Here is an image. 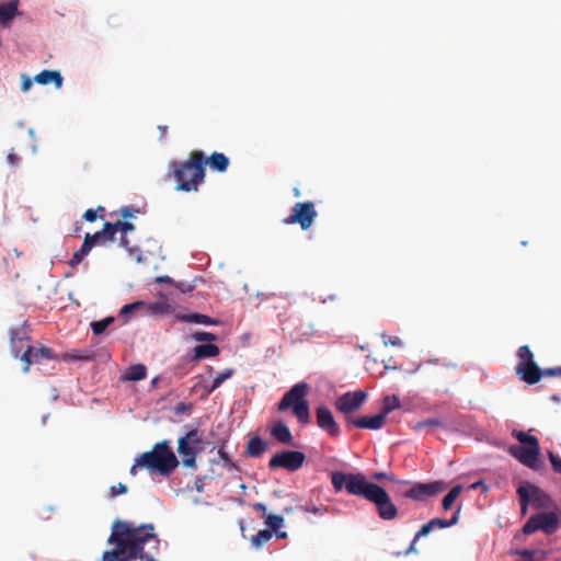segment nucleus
I'll use <instances>...</instances> for the list:
<instances>
[{"label": "nucleus", "instance_id": "nucleus-28", "mask_svg": "<svg viewBox=\"0 0 561 561\" xmlns=\"http://www.w3.org/2000/svg\"><path fill=\"white\" fill-rule=\"evenodd\" d=\"M460 508H458L450 519L433 518L428 523L432 528H447L458 523Z\"/></svg>", "mask_w": 561, "mask_h": 561}, {"label": "nucleus", "instance_id": "nucleus-22", "mask_svg": "<svg viewBox=\"0 0 561 561\" xmlns=\"http://www.w3.org/2000/svg\"><path fill=\"white\" fill-rule=\"evenodd\" d=\"M267 449V443L264 442L261 437L254 436L252 437L247 445V455L253 458L261 457Z\"/></svg>", "mask_w": 561, "mask_h": 561}, {"label": "nucleus", "instance_id": "nucleus-50", "mask_svg": "<svg viewBox=\"0 0 561 561\" xmlns=\"http://www.w3.org/2000/svg\"><path fill=\"white\" fill-rule=\"evenodd\" d=\"M83 218L89 222L95 221L98 218L96 210H94L92 208L87 209L85 213L83 214Z\"/></svg>", "mask_w": 561, "mask_h": 561}, {"label": "nucleus", "instance_id": "nucleus-24", "mask_svg": "<svg viewBox=\"0 0 561 561\" xmlns=\"http://www.w3.org/2000/svg\"><path fill=\"white\" fill-rule=\"evenodd\" d=\"M147 377V367L142 364H136L128 367L123 376V380L139 381Z\"/></svg>", "mask_w": 561, "mask_h": 561}, {"label": "nucleus", "instance_id": "nucleus-47", "mask_svg": "<svg viewBox=\"0 0 561 561\" xmlns=\"http://www.w3.org/2000/svg\"><path fill=\"white\" fill-rule=\"evenodd\" d=\"M151 309L153 312L163 313V312H169L171 309V306L167 302H156L151 307Z\"/></svg>", "mask_w": 561, "mask_h": 561}, {"label": "nucleus", "instance_id": "nucleus-51", "mask_svg": "<svg viewBox=\"0 0 561 561\" xmlns=\"http://www.w3.org/2000/svg\"><path fill=\"white\" fill-rule=\"evenodd\" d=\"M154 536H157V535L154 534ZM156 538L158 539V543H160V539H159L158 537H156ZM151 541L154 543V545H153V548H154V549H158L159 545H157V543H156V541H154V540H152V539L148 540V542H151ZM146 543H147V541H146ZM144 545H145V542L142 543V546H144ZM141 554H142V557H141V558H139L138 560H142V559H145V558H146V561H157V560H156L154 558H152V557H146V556L144 554V549L141 550ZM136 560H137V559H134L133 561H136Z\"/></svg>", "mask_w": 561, "mask_h": 561}, {"label": "nucleus", "instance_id": "nucleus-43", "mask_svg": "<svg viewBox=\"0 0 561 561\" xmlns=\"http://www.w3.org/2000/svg\"><path fill=\"white\" fill-rule=\"evenodd\" d=\"M144 306H145L144 301H136L133 304H127L121 309V314L127 316V314L131 313L133 311H135L136 309L141 308Z\"/></svg>", "mask_w": 561, "mask_h": 561}, {"label": "nucleus", "instance_id": "nucleus-36", "mask_svg": "<svg viewBox=\"0 0 561 561\" xmlns=\"http://www.w3.org/2000/svg\"><path fill=\"white\" fill-rule=\"evenodd\" d=\"M101 237H103V242H112L115 240V231L114 226H112V222L106 221L103 226V229L100 230Z\"/></svg>", "mask_w": 561, "mask_h": 561}, {"label": "nucleus", "instance_id": "nucleus-56", "mask_svg": "<svg viewBox=\"0 0 561 561\" xmlns=\"http://www.w3.org/2000/svg\"><path fill=\"white\" fill-rule=\"evenodd\" d=\"M70 358L73 360H89L91 356L88 354H71Z\"/></svg>", "mask_w": 561, "mask_h": 561}, {"label": "nucleus", "instance_id": "nucleus-61", "mask_svg": "<svg viewBox=\"0 0 561 561\" xmlns=\"http://www.w3.org/2000/svg\"><path fill=\"white\" fill-rule=\"evenodd\" d=\"M119 245L123 248L129 247V240L127 239L126 234H124V233H122V236L119 238Z\"/></svg>", "mask_w": 561, "mask_h": 561}, {"label": "nucleus", "instance_id": "nucleus-63", "mask_svg": "<svg viewBox=\"0 0 561 561\" xmlns=\"http://www.w3.org/2000/svg\"><path fill=\"white\" fill-rule=\"evenodd\" d=\"M190 410V405H186L185 403L181 402L176 408H175V411L176 413H180V412H184V411H188Z\"/></svg>", "mask_w": 561, "mask_h": 561}, {"label": "nucleus", "instance_id": "nucleus-55", "mask_svg": "<svg viewBox=\"0 0 561 561\" xmlns=\"http://www.w3.org/2000/svg\"><path fill=\"white\" fill-rule=\"evenodd\" d=\"M31 87H32V80L27 76H22L21 90L23 92H26L30 90Z\"/></svg>", "mask_w": 561, "mask_h": 561}, {"label": "nucleus", "instance_id": "nucleus-20", "mask_svg": "<svg viewBox=\"0 0 561 561\" xmlns=\"http://www.w3.org/2000/svg\"><path fill=\"white\" fill-rule=\"evenodd\" d=\"M205 164L219 173H224L227 171L230 161L224 153L215 151L208 158L205 157Z\"/></svg>", "mask_w": 561, "mask_h": 561}, {"label": "nucleus", "instance_id": "nucleus-3", "mask_svg": "<svg viewBox=\"0 0 561 561\" xmlns=\"http://www.w3.org/2000/svg\"><path fill=\"white\" fill-rule=\"evenodd\" d=\"M171 165L176 191H197L205 180V153L202 150H193L186 161L172 162Z\"/></svg>", "mask_w": 561, "mask_h": 561}, {"label": "nucleus", "instance_id": "nucleus-64", "mask_svg": "<svg viewBox=\"0 0 561 561\" xmlns=\"http://www.w3.org/2000/svg\"><path fill=\"white\" fill-rule=\"evenodd\" d=\"M388 343H390L393 346L402 345V342L399 337H388Z\"/></svg>", "mask_w": 561, "mask_h": 561}, {"label": "nucleus", "instance_id": "nucleus-23", "mask_svg": "<svg viewBox=\"0 0 561 561\" xmlns=\"http://www.w3.org/2000/svg\"><path fill=\"white\" fill-rule=\"evenodd\" d=\"M525 486L529 488L530 503H533L537 508L547 507L549 505L550 499L543 491L530 484H526Z\"/></svg>", "mask_w": 561, "mask_h": 561}, {"label": "nucleus", "instance_id": "nucleus-53", "mask_svg": "<svg viewBox=\"0 0 561 561\" xmlns=\"http://www.w3.org/2000/svg\"><path fill=\"white\" fill-rule=\"evenodd\" d=\"M398 514L397 507L394 504L388 499V519L394 518Z\"/></svg>", "mask_w": 561, "mask_h": 561}, {"label": "nucleus", "instance_id": "nucleus-37", "mask_svg": "<svg viewBox=\"0 0 561 561\" xmlns=\"http://www.w3.org/2000/svg\"><path fill=\"white\" fill-rule=\"evenodd\" d=\"M182 438L185 439L187 443H190L201 449V445H202L203 440L199 436L198 430L194 428V430L188 431L186 433V435L183 436Z\"/></svg>", "mask_w": 561, "mask_h": 561}, {"label": "nucleus", "instance_id": "nucleus-57", "mask_svg": "<svg viewBox=\"0 0 561 561\" xmlns=\"http://www.w3.org/2000/svg\"><path fill=\"white\" fill-rule=\"evenodd\" d=\"M255 511L262 512L264 515H266L267 507L264 503H255L252 506Z\"/></svg>", "mask_w": 561, "mask_h": 561}, {"label": "nucleus", "instance_id": "nucleus-21", "mask_svg": "<svg viewBox=\"0 0 561 561\" xmlns=\"http://www.w3.org/2000/svg\"><path fill=\"white\" fill-rule=\"evenodd\" d=\"M18 0H11L7 3H0V23L7 24L18 14Z\"/></svg>", "mask_w": 561, "mask_h": 561}, {"label": "nucleus", "instance_id": "nucleus-30", "mask_svg": "<svg viewBox=\"0 0 561 561\" xmlns=\"http://www.w3.org/2000/svg\"><path fill=\"white\" fill-rule=\"evenodd\" d=\"M462 486L457 484L450 489V491L444 496L442 505L444 510H449L456 499L460 495Z\"/></svg>", "mask_w": 561, "mask_h": 561}, {"label": "nucleus", "instance_id": "nucleus-32", "mask_svg": "<svg viewBox=\"0 0 561 561\" xmlns=\"http://www.w3.org/2000/svg\"><path fill=\"white\" fill-rule=\"evenodd\" d=\"M90 251H91V249L89 248V243L82 242L80 249L73 253L72 257L69 261V264L71 266H76V265L80 264L82 262L83 257L87 256Z\"/></svg>", "mask_w": 561, "mask_h": 561}, {"label": "nucleus", "instance_id": "nucleus-26", "mask_svg": "<svg viewBox=\"0 0 561 561\" xmlns=\"http://www.w3.org/2000/svg\"><path fill=\"white\" fill-rule=\"evenodd\" d=\"M178 319L183 322H192V323L206 324V325H211V324L218 323V320H215V319H213L206 314H202V313L183 314V316L178 317Z\"/></svg>", "mask_w": 561, "mask_h": 561}, {"label": "nucleus", "instance_id": "nucleus-19", "mask_svg": "<svg viewBox=\"0 0 561 561\" xmlns=\"http://www.w3.org/2000/svg\"><path fill=\"white\" fill-rule=\"evenodd\" d=\"M271 435L279 443L293 445L294 438L291 435V432L289 431L288 426L282 422H276L272 428H271Z\"/></svg>", "mask_w": 561, "mask_h": 561}, {"label": "nucleus", "instance_id": "nucleus-46", "mask_svg": "<svg viewBox=\"0 0 561 561\" xmlns=\"http://www.w3.org/2000/svg\"><path fill=\"white\" fill-rule=\"evenodd\" d=\"M127 492V486L123 483H118L117 485H113L110 489L111 496H117L121 494H125Z\"/></svg>", "mask_w": 561, "mask_h": 561}, {"label": "nucleus", "instance_id": "nucleus-1", "mask_svg": "<svg viewBox=\"0 0 561 561\" xmlns=\"http://www.w3.org/2000/svg\"><path fill=\"white\" fill-rule=\"evenodd\" d=\"M158 539L154 536L152 524L136 525L131 522L116 519L112 524V531L107 543L113 545L114 549L103 552V561H133L142 557V543L148 540Z\"/></svg>", "mask_w": 561, "mask_h": 561}, {"label": "nucleus", "instance_id": "nucleus-8", "mask_svg": "<svg viewBox=\"0 0 561 561\" xmlns=\"http://www.w3.org/2000/svg\"><path fill=\"white\" fill-rule=\"evenodd\" d=\"M306 460V455L297 450H284L274 455L270 461V469L283 468L295 472L299 470Z\"/></svg>", "mask_w": 561, "mask_h": 561}, {"label": "nucleus", "instance_id": "nucleus-15", "mask_svg": "<svg viewBox=\"0 0 561 561\" xmlns=\"http://www.w3.org/2000/svg\"><path fill=\"white\" fill-rule=\"evenodd\" d=\"M516 374L523 381L534 385L540 380L542 370L534 360H531L529 363H518Z\"/></svg>", "mask_w": 561, "mask_h": 561}, {"label": "nucleus", "instance_id": "nucleus-13", "mask_svg": "<svg viewBox=\"0 0 561 561\" xmlns=\"http://www.w3.org/2000/svg\"><path fill=\"white\" fill-rule=\"evenodd\" d=\"M9 334L11 353L15 358H20L21 354L25 351L26 344H30L31 341L26 323H23L20 328L10 329Z\"/></svg>", "mask_w": 561, "mask_h": 561}, {"label": "nucleus", "instance_id": "nucleus-60", "mask_svg": "<svg viewBox=\"0 0 561 561\" xmlns=\"http://www.w3.org/2000/svg\"><path fill=\"white\" fill-rule=\"evenodd\" d=\"M559 367H554V368H548L546 370L542 371V375H547V376H558L559 374Z\"/></svg>", "mask_w": 561, "mask_h": 561}, {"label": "nucleus", "instance_id": "nucleus-40", "mask_svg": "<svg viewBox=\"0 0 561 561\" xmlns=\"http://www.w3.org/2000/svg\"><path fill=\"white\" fill-rule=\"evenodd\" d=\"M103 237H101V233L100 231H96L95 233L91 234V233H87L85 237H84V240L83 242L84 243H89V248L92 249L94 245L96 244H104L103 242Z\"/></svg>", "mask_w": 561, "mask_h": 561}, {"label": "nucleus", "instance_id": "nucleus-17", "mask_svg": "<svg viewBox=\"0 0 561 561\" xmlns=\"http://www.w3.org/2000/svg\"><path fill=\"white\" fill-rule=\"evenodd\" d=\"M178 451L182 456V462L185 467L194 468L196 465V456L199 453V448L187 443L182 437L178 442Z\"/></svg>", "mask_w": 561, "mask_h": 561}, {"label": "nucleus", "instance_id": "nucleus-9", "mask_svg": "<svg viewBox=\"0 0 561 561\" xmlns=\"http://www.w3.org/2000/svg\"><path fill=\"white\" fill-rule=\"evenodd\" d=\"M558 528V517L553 512H545L531 516L523 527L525 535H530L536 530H542L546 534H552Z\"/></svg>", "mask_w": 561, "mask_h": 561}, {"label": "nucleus", "instance_id": "nucleus-41", "mask_svg": "<svg viewBox=\"0 0 561 561\" xmlns=\"http://www.w3.org/2000/svg\"><path fill=\"white\" fill-rule=\"evenodd\" d=\"M217 454H218L219 458L224 461L225 467H227L229 469L236 468L234 462L232 461V459L230 458L228 453L225 450V445H222L218 448Z\"/></svg>", "mask_w": 561, "mask_h": 561}, {"label": "nucleus", "instance_id": "nucleus-31", "mask_svg": "<svg viewBox=\"0 0 561 561\" xmlns=\"http://www.w3.org/2000/svg\"><path fill=\"white\" fill-rule=\"evenodd\" d=\"M434 528H432V525L430 523L424 524L420 530L415 534L410 547L405 550V554H409L413 551H415V542L421 538L427 536Z\"/></svg>", "mask_w": 561, "mask_h": 561}, {"label": "nucleus", "instance_id": "nucleus-59", "mask_svg": "<svg viewBox=\"0 0 561 561\" xmlns=\"http://www.w3.org/2000/svg\"><path fill=\"white\" fill-rule=\"evenodd\" d=\"M121 214H122V216H123L124 218H130V217H133V216H134V215H133V210H131L129 207H123V208L121 209Z\"/></svg>", "mask_w": 561, "mask_h": 561}, {"label": "nucleus", "instance_id": "nucleus-38", "mask_svg": "<svg viewBox=\"0 0 561 561\" xmlns=\"http://www.w3.org/2000/svg\"><path fill=\"white\" fill-rule=\"evenodd\" d=\"M112 226H114L115 233L122 232L124 234H127L128 232L135 230V226L128 221L117 220L116 222H112Z\"/></svg>", "mask_w": 561, "mask_h": 561}, {"label": "nucleus", "instance_id": "nucleus-12", "mask_svg": "<svg viewBox=\"0 0 561 561\" xmlns=\"http://www.w3.org/2000/svg\"><path fill=\"white\" fill-rule=\"evenodd\" d=\"M446 484L443 481H433L428 483H415L409 491L408 496L416 501H425L428 497L444 491Z\"/></svg>", "mask_w": 561, "mask_h": 561}, {"label": "nucleus", "instance_id": "nucleus-14", "mask_svg": "<svg viewBox=\"0 0 561 561\" xmlns=\"http://www.w3.org/2000/svg\"><path fill=\"white\" fill-rule=\"evenodd\" d=\"M317 424L325 431L331 437L340 435V426L335 422L332 412L329 408L321 405L316 410Z\"/></svg>", "mask_w": 561, "mask_h": 561}, {"label": "nucleus", "instance_id": "nucleus-33", "mask_svg": "<svg viewBox=\"0 0 561 561\" xmlns=\"http://www.w3.org/2000/svg\"><path fill=\"white\" fill-rule=\"evenodd\" d=\"M265 524L272 531H278L284 524V517L280 515L267 514L265 516Z\"/></svg>", "mask_w": 561, "mask_h": 561}, {"label": "nucleus", "instance_id": "nucleus-7", "mask_svg": "<svg viewBox=\"0 0 561 561\" xmlns=\"http://www.w3.org/2000/svg\"><path fill=\"white\" fill-rule=\"evenodd\" d=\"M317 215L318 214L312 202H299L295 204L290 216L285 218L283 221L286 225L297 224L302 230H307L312 226Z\"/></svg>", "mask_w": 561, "mask_h": 561}, {"label": "nucleus", "instance_id": "nucleus-49", "mask_svg": "<svg viewBox=\"0 0 561 561\" xmlns=\"http://www.w3.org/2000/svg\"><path fill=\"white\" fill-rule=\"evenodd\" d=\"M174 286L184 294L191 293L194 289L193 285L185 282L175 283Z\"/></svg>", "mask_w": 561, "mask_h": 561}, {"label": "nucleus", "instance_id": "nucleus-4", "mask_svg": "<svg viewBox=\"0 0 561 561\" xmlns=\"http://www.w3.org/2000/svg\"><path fill=\"white\" fill-rule=\"evenodd\" d=\"M137 463L144 465L150 473H159L169 477L179 466V460L170 446L169 440H162L153 445L152 449L137 457Z\"/></svg>", "mask_w": 561, "mask_h": 561}, {"label": "nucleus", "instance_id": "nucleus-27", "mask_svg": "<svg viewBox=\"0 0 561 561\" xmlns=\"http://www.w3.org/2000/svg\"><path fill=\"white\" fill-rule=\"evenodd\" d=\"M273 537V533L270 529L259 530L256 535H253L251 538V543L256 549L261 548L265 543H267Z\"/></svg>", "mask_w": 561, "mask_h": 561}, {"label": "nucleus", "instance_id": "nucleus-29", "mask_svg": "<svg viewBox=\"0 0 561 561\" xmlns=\"http://www.w3.org/2000/svg\"><path fill=\"white\" fill-rule=\"evenodd\" d=\"M114 321V317H106L102 320L91 322L90 327L94 335H101Z\"/></svg>", "mask_w": 561, "mask_h": 561}, {"label": "nucleus", "instance_id": "nucleus-62", "mask_svg": "<svg viewBox=\"0 0 561 561\" xmlns=\"http://www.w3.org/2000/svg\"><path fill=\"white\" fill-rule=\"evenodd\" d=\"M138 468H145V466H144V465H138V463H137V457H136V458H135V463L131 466L130 471H129V472H130V474H131V476H136V473H137V469H138Z\"/></svg>", "mask_w": 561, "mask_h": 561}, {"label": "nucleus", "instance_id": "nucleus-25", "mask_svg": "<svg viewBox=\"0 0 561 561\" xmlns=\"http://www.w3.org/2000/svg\"><path fill=\"white\" fill-rule=\"evenodd\" d=\"M219 354V348L217 345L208 343L201 344L195 346L194 348V359H203L206 357H215Z\"/></svg>", "mask_w": 561, "mask_h": 561}, {"label": "nucleus", "instance_id": "nucleus-42", "mask_svg": "<svg viewBox=\"0 0 561 561\" xmlns=\"http://www.w3.org/2000/svg\"><path fill=\"white\" fill-rule=\"evenodd\" d=\"M519 363H529L534 360V355L527 345L520 346L518 350Z\"/></svg>", "mask_w": 561, "mask_h": 561}, {"label": "nucleus", "instance_id": "nucleus-58", "mask_svg": "<svg viewBox=\"0 0 561 561\" xmlns=\"http://www.w3.org/2000/svg\"><path fill=\"white\" fill-rule=\"evenodd\" d=\"M157 282H158V283H168V284H172V285H174V284H175V282H174L170 276H168V275L159 276V277L157 278Z\"/></svg>", "mask_w": 561, "mask_h": 561}, {"label": "nucleus", "instance_id": "nucleus-6", "mask_svg": "<svg viewBox=\"0 0 561 561\" xmlns=\"http://www.w3.org/2000/svg\"><path fill=\"white\" fill-rule=\"evenodd\" d=\"M514 437L520 443V445L512 446L510 448L511 455L524 466L530 469H537L540 455L538 438L523 431H515Z\"/></svg>", "mask_w": 561, "mask_h": 561}, {"label": "nucleus", "instance_id": "nucleus-18", "mask_svg": "<svg viewBox=\"0 0 561 561\" xmlns=\"http://www.w3.org/2000/svg\"><path fill=\"white\" fill-rule=\"evenodd\" d=\"M34 80L43 85L54 83L57 89H60L64 82L61 73L56 70H43L35 76Z\"/></svg>", "mask_w": 561, "mask_h": 561}, {"label": "nucleus", "instance_id": "nucleus-11", "mask_svg": "<svg viewBox=\"0 0 561 561\" xmlns=\"http://www.w3.org/2000/svg\"><path fill=\"white\" fill-rule=\"evenodd\" d=\"M56 355L47 346L34 347L31 344H26L25 351L21 354L20 360L24 364L23 371L27 373L30 366L34 363H42L47 359H55Z\"/></svg>", "mask_w": 561, "mask_h": 561}, {"label": "nucleus", "instance_id": "nucleus-44", "mask_svg": "<svg viewBox=\"0 0 561 561\" xmlns=\"http://www.w3.org/2000/svg\"><path fill=\"white\" fill-rule=\"evenodd\" d=\"M194 340L198 341V342H211V341H215L216 340V335L210 333V332H196L194 335H193Z\"/></svg>", "mask_w": 561, "mask_h": 561}, {"label": "nucleus", "instance_id": "nucleus-48", "mask_svg": "<svg viewBox=\"0 0 561 561\" xmlns=\"http://www.w3.org/2000/svg\"><path fill=\"white\" fill-rule=\"evenodd\" d=\"M513 554H517L522 558H524L526 561L528 559H531V557H534V551L533 550H528V549H516V550H513L512 551Z\"/></svg>", "mask_w": 561, "mask_h": 561}, {"label": "nucleus", "instance_id": "nucleus-35", "mask_svg": "<svg viewBox=\"0 0 561 561\" xmlns=\"http://www.w3.org/2000/svg\"><path fill=\"white\" fill-rule=\"evenodd\" d=\"M234 374V370L232 368H228V369H225L224 371H221L217 377H215V379L213 380V385L211 387L209 388V392L216 390L217 388H219L221 386V383L224 381H226L227 379H229L230 377H232V375Z\"/></svg>", "mask_w": 561, "mask_h": 561}, {"label": "nucleus", "instance_id": "nucleus-5", "mask_svg": "<svg viewBox=\"0 0 561 561\" xmlns=\"http://www.w3.org/2000/svg\"><path fill=\"white\" fill-rule=\"evenodd\" d=\"M309 387L306 382H298L294 385L280 399L277 404L279 412H285L289 409L297 417L298 422L307 425L311 421L309 402L306 399Z\"/></svg>", "mask_w": 561, "mask_h": 561}, {"label": "nucleus", "instance_id": "nucleus-52", "mask_svg": "<svg viewBox=\"0 0 561 561\" xmlns=\"http://www.w3.org/2000/svg\"><path fill=\"white\" fill-rule=\"evenodd\" d=\"M399 408V399L396 396L391 398L388 396V413L393 409Z\"/></svg>", "mask_w": 561, "mask_h": 561}, {"label": "nucleus", "instance_id": "nucleus-2", "mask_svg": "<svg viewBox=\"0 0 561 561\" xmlns=\"http://www.w3.org/2000/svg\"><path fill=\"white\" fill-rule=\"evenodd\" d=\"M332 485L336 491L346 489L350 494L360 495L377 505L378 514L386 519V490L368 482L362 473H344L335 471L331 476Z\"/></svg>", "mask_w": 561, "mask_h": 561}, {"label": "nucleus", "instance_id": "nucleus-34", "mask_svg": "<svg viewBox=\"0 0 561 561\" xmlns=\"http://www.w3.org/2000/svg\"><path fill=\"white\" fill-rule=\"evenodd\" d=\"M517 493L520 497L522 514L525 515L527 513L528 504L530 503L529 488L528 486H519L517 489Z\"/></svg>", "mask_w": 561, "mask_h": 561}, {"label": "nucleus", "instance_id": "nucleus-10", "mask_svg": "<svg viewBox=\"0 0 561 561\" xmlns=\"http://www.w3.org/2000/svg\"><path fill=\"white\" fill-rule=\"evenodd\" d=\"M366 398V392L362 390L348 391L343 393L335 400L334 407L339 412L347 415L359 410L360 407L364 404Z\"/></svg>", "mask_w": 561, "mask_h": 561}, {"label": "nucleus", "instance_id": "nucleus-16", "mask_svg": "<svg viewBox=\"0 0 561 561\" xmlns=\"http://www.w3.org/2000/svg\"><path fill=\"white\" fill-rule=\"evenodd\" d=\"M386 419V405L381 407L380 413L373 416L348 419V422L358 428L377 430L382 427Z\"/></svg>", "mask_w": 561, "mask_h": 561}, {"label": "nucleus", "instance_id": "nucleus-39", "mask_svg": "<svg viewBox=\"0 0 561 561\" xmlns=\"http://www.w3.org/2000/svg\"><path fill=\"white\" fill-rule=\"evenodd\" d=\"M442 422L438 419H427L415 424V430L423 432L426 428L440 426Z\"/></svg>", "mask_w": 561, "mask_h": 561}, {"label": "nucleus", "instance_id": "nucleus-54", "mask_svg": "<svg viewBox=\"0 0 561 561\" xmlns=\"http://www.w3.org/2000/svg\"><path fill=\"white\" fill-rule=\"evenodd\" d=\"M7 161H8V163H9L10 165H12V167H14V168H15V167H18V165H19V161H20V159H19V157H18L15 153L10 152V153L7 156Z\"/></svg>", "mask_w": 561, "mask_h": 561}, {"label": "nucleus", "instance_id": "nucleus-45", "mask_svg": "<svg viewBox=\"0 0 561 561\" xmlns=\"http://www.w3.org/2000/svg\"><path fill=\"white\" fill-rule=\"evenodd\" d=\"M548 457L553 470L558 473H561V458L557 456L553 451H548Z\"/></svg>", "mask_w": 561, "mask_h": 561}]
</instances>
